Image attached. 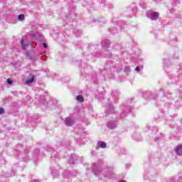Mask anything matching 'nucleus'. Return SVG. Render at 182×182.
I'll use <instances>...</instances> for the list:
<instances>
[{"label": "nucleus", "instance_id": "nucleus-15", "mask_svg": "<svg viewBox=\"0 0 182 182\" xmlns=\"http://www.w3.org/2000/svg\"><path fill=\"white\" fill-rule=\"evenodd\" d=\"M31 182H39V181H38V180H33V181H32Z\"/></svg>", "mask_w": 182, "mask_h": 182}, {"label": "nucleus", "instance_id": "nucleus-4", "mask_svg": "<svg viewBox=\"0 0 182 182\" xmlns=\"http://www.w3.org/2000/svg\"><path fill=\"white\" fill-rule=\"evenodd\" d=\"M102 48H104L105 50H107V49L110 48V44H109V43L105 40L102 41Z\"/></svg>", "mask_w": 182, "mask_h": 182}, {"label": "nucleus", "instance_id": "nucleus-7", "mask_svg": "<svg viewBox=\"0 0 182 182\" xmlns=\"http://www.w3.org/2000/svg\"><path fill=\"white\" fill-rule=\"evenodd\" d=\"M97 144L99 147H101L102 149H106V143L103 141H98Z\"/></svg>", "mask_w": 182, "mask_h": 182}, {"label": "nucleus", "instance_id": "nucleus-13", "mask_svg": "<svg viewBox=\"0 0 182 182\" xmlns=\"http://www.w3.org/2000/svg\"><path fill=\"white\" fill-rule=\"evenodd\" d=\"M43 48H48V44L44 43L43 44Z\"/></svg>", "mask_w": 182, "mask_h": 182}, {"label": "nucleus", "instance_id": "nucleus-11", "mask_svg": "<svg viewBox=\"0 0 182 182\" xmlns=\"http://www.w3.org/2000/svg\"><path fill=\"white\" fill-rule=\"evenodd\" d=\"M7 83H8L9 85H12V80H11L10 79H8V80H7Z\"/></svg>", "mask_w": 182, "mask_h": 182}, {"label": "nucleus", "instance_id": "nucleus-3", "mask_svg": "<svg viewBox=\"0 0 182 182\" xmlns=\"http://www.w3.org/2000/svg\"><path fill=\"white\" fill-rule=\"evenodd\" d=\"M176 153L178 156H182V145H178L176 148Z\"/></svg>", "mask_w": 182, "mask_h": 182}, {"label": "nucleus", "instance_id": "nucleus-2", "mask_svg": "<svg viewBox=\"0 0 182 182\" xmlns=\"http://www.w3.org/2000/svg\"><path fill=\"white\" fill-rule=\"evenodd\" d=\"M65 123L66 126H73L75 124V121L72 119L71 118H66L65 120Z\"/></svg>", "mask_w": 182, "mask_h": 182}, {"label": "nucleus", "instance_id": "nucleus-5", "mask_svg": "<svg viewBox=\"0 0 182 182\" xmlns=\"http://www.w3.org/2000/svg\"><path fill=\"white\" fill-rule=\"evenodd\" d=\"M33 80H35V76L33 75L30 79H28L26 81V85H32V83H33Z\"/></svg>", "mask_w": 182, "mask_h": 182}, {"label": "nucleus", "instance_id": "nucleus-8", "mask_svg": "<svg viewBox=\"0 0 182 182\" xmlns=\"http://www.w3.org/2000/svg\"><path fill=\"white\" fill-rule=\"evenodd\" d=\"M18 21H20L21 22H22V21L25 20V15L23 14H20L18 17Z\"/></svg>", "mask_w": 182, "mask_h": 182}, {"label": "nucleus", "instance_id": "nucleus-10", "mask_svg": "<svg viewBox=\"0 0 182 182\" xmlns=\"http://www.w3.org/2000/svg\"><path fill=\"white\" fill-rule=\"evenodd\" d=\"M21 48L25 50V45L23 44V40H21Z\"/></svg>", "mask_w": 182, "mask_h": 182}, {"label": "nucleus", "instance_id": "nucleus-1", "mask_svg": "<svg viewBox=\"0 0 182 182\" xmlns=\"http://www.w3.org/2000/svg\"><path fill=\"white\" fill-rule=\"evenodd\" d=\"M148 18H150L151 21H156L159 19V13L157 12H151L150 14H147Z\"/></svg>", "mask_w": 182, "mask_h": 182}, {"label": "nucleus", "instance_id": "nucleus-14", "mask_svg": "<svg viewBox=\"0 0 182 182\" xmlns=\"http://www.w3.org/2000/svg\"><path fill=\"white\" fill-rule=\"evenodd\" d=\"M135 70H136V72H139V71L140 70V68H139V67H136V68H135Z\"/></svg>", "mask_w": 182, "mask_h": 182}, {"label": "nucleus", "instance_id": "nucleus-9", "mask_svg": "<svg viewBox=\"0 0 182 182\" xmlns=\"http://www.w3.org/2000/svg\"><path fill=\"white\" fill-rule=\"evenodd\" d=\"M77 100L78 102H83V97L82 95L77 96Z\"/></svg>", "mask_w": 182, "mask_h": 182}, {"label": "nucleus", "instance_id": "nucleus-6", "mask_svg": "<svg viewBox=\"0 0 182 182\" xmlns=\"http://www.w3.org/2000/svg\"><path fill=\"white\" fill-rule=\"evenodd\" d=\"M107 127L109 129H114V128H116V122H109L107 124Z\"/></svg>", "mask_w": 182, "mask_h": 182}, {"label": "nucleus", "instance_id": "nucleus-16", "mask_svg": "<svg viewBox=\"0 0 182 182\" xmlns=\"http://www.w3.org/2000/svg\"><path fill=\"white\" fill-rule=\"evenodd\" d=\"M119 182H127V181L124 180H122V181H120Z\"/></svg>", "mask_w": 182, "mask_h": 182}, {"label": "nucleus", "instance_id": "nucleus-12", "mask_svg": "<svg viewBox=\"0 0 182 182\" xmlns=\"http://www.w3.org/2000/svg\"><path fill=\"white\" fill-rule=\"evenodd\" d=\"M4 112V110L3 109V108H0V114H3Z\"/></svg>", "mask_w": 182, "mask_h": 182}]
</instances>
